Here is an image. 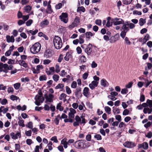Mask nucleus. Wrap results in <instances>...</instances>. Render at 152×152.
<instances>
[{
    "label": "nucleus",
    "mask_w": 152,
    "mask_h": 152,
    "mask_svg": "<svg viewBox=\"0 0 152 152\" xmlns=\"http://www.w3.org/2000/svg\"><path fill=\"white\" fill-rule=\"evenodd\" d=\"M81 89L80 88H77L75 92V95L76 97H77L81 94Z\"/></svg>",
    "instance_id": "obj_31"
},
{
    "label": "nucleus",
    "mask_w": 152,
    "mask_h": 152,
    "mask_svg": "<svg viewBox=\"0 0 152 152\" xmlns=\"http://www.w3.org/2000/svg\"><path fill=\"white\" fill-rule=\"evenodd\" d=\"M42 92H40L39 93L38 95H36L35 97V104L38 106L40 105L41 103H42L44 100V99L42 96Z\"/></svg>",
    "instance_id": "obj_5"
},
{
    "label": "nucleus",
    "mask_w": 152,
    "mask_h": 152,
    "mask_svg": "<svg viewBox=\"0 0 152 152\" xmlns=\"http://www.w3.org/2000/svg\"><path fill=\"white\" fill-rule=\"evenodd\" d=\"M11 138L14 140H16L18 138V137L19 138L21 137V135L20 133V132H18L16 134H15L14 132H11L10 134Z\"/></svg>",
    "instance_id": "obj_13"
},
{
    "label": "nucleus",
    "mask_w": 152,
    "mask_h": 152,
    "mask_svg": "<svg viewBox=\"0 0 152 152\" xmlns=\"http://www.w3.org/2000/svg\"><path fill=\"white\" fill-rule=\"evenodd\" d=\"M50 140L51 141H54V142L56 143H57L58 142L57 137L56 136L52 137Z\"/></svg>",
    "instance_id": "obj_55"
},
{
    "label": "nucleus",
    "mask_w": 152,
    "mask_h": 152,
    "mask_svg": "<svg viewBox=\"0 0 152 152\" xmlns=\"http://www.w3.org/2000/svg\"><path fill=\"white\" fill-rule=\"evenodd\" d=\"M112 21L114 25H117L124 24V21L121 18H115L111 20Z\"/></svg>",
    "instance_id": "obj_7"
},
{
    "label": "nucleus",
    "mask_w": 152,
    "mask_h": 152,
    "mask_svg": "<svg viewBox=\"0 0 152 152\" xmlns=\"http://www.w3.org/2000/svg\"><path fill=\"white\" fill-rule=\"evenodd\" d=\"M115 119L119 122H120L121 121V116L119 115H117L115 116Z\"/></svg>",
    "instance_id": "obj_61"
},
{
    "label": "nucleus",
    "mask_w": 152,
    "mask_h": 152,
    "mask_svg": "<svg viewBox=\"0 0 152 152\" xmlns=\"http://www.w3.org/2000/svg\"><path fill=\"white\" fill-rule=\"evenodd\" d=\"M59 78V77L57 75H54L53 76V78L55 81H57Z\"/></svg>",
    "instance_id": "obj_42"
},
{
    "label": "nucleus",
    "mask_w": 152,
    "mask_h": 152,
    "mask_svg": "<svg viewBox=\"0 0 152 152\" xmlns=\"http://www.w3.org/2000/svg\"><path fill=\"white\" fill-rule=\"evenodd\" d=\"M94 137L97 140H101L102 139V137L101 135L99 134H96L94 135Z\"/></svg>",
    "instance_id": "obj_50"
},
{
    "label": "nucleus",
    "mask_w": 152,
    "mask_h": 152,
    "mask_svg": "<svg viewBox=\"0 0 152 152\" xmlns=\"http://www.w3.org/2000/svg\"><path fill=\"white\" fill-rule=\"evenodd\" d=\"M89 89L88 87H85L83 89V94L84 96L87 97L88 94V92L89 91Z\"/></svg>",
    "instance_id": "obj_29"
},
{
    "label": "nucleus",
    "mask_w": 152,
    "mask_h": 152,
    "mask_svg": "<svg viewBox=\"0 0 152 152\" xmlns=\"http://www.w3.org/2000/svg\"><path fill=\"white\" fill-rule=\"evenodd\" d=\"M132 0H123L122 2L124 4L127 5L130 4Z\"/></svg>",
    "instance_id": "obj_44"
},
{
    "label": "nucleus",
    "mask_w": 152,
    "mask_h": 152,
    "mask_svg": "<svg viewBox=\"0 0 152 152\" xmlns=\"http://www.w3.org/2000/svg\"><path fill=\"white\" fill-rule=\"evenodd\" d=\"M29 15H23L22 17V18L23 20L24 21H25L26 20H27L29 17Z\"/></svg>",
    "instance_id": "obj_64"
},
{
    "label": "nucleus",
    "mask_w": 152,
    "mask_h": 152,
    "mask_svg": "<svg viewBox=\"0 0 152 152\" xmlns=\"http://www.w3.org/2000/svg\"><path fill=\"white\" fill-rule=\"evenodd\" d=\"M24 121L23 120L19 119L18 122V125L22 127H24L25 126V125L24 124Z\"/></svg>",
    "instance_id": "obj_37"
},
{
    "label": "nucleus",
    "mask_w": 152,
    "mask_h": 152,
    "mask_svg": "<svg viewBox=\"0 0 152 152\" xmlns=\"http://www.w3.org/2000/svg\"><path fill=\"white\" fill-rule=\"evenodd\" d=\"M49 22L47 20H45L42 21L40 23V25L42 27L45 25H47L49 24Z\"/></svg>",
    "instance_id": "obj_33"
},
{
    "label": "nucleus",
    "mask_w": 152,
    "mask_h": 152,
    "mask_svg": "<svg viewBox=\"0 0 152 152\" xmlns=\"http://www.w3.org/2000/svg\"><path fill=\"white\" fill-rule=\"evenodd\" d=\"M123 25L122 27V29L123 30L127 31H129V28L128 22H126L125 23L122 24Z\"/></svg>",
    "instance_id": "obj_18"
},
{
    "label": "nucleus",
    "mask_w": 152,
    "mask_h": 152,
    "mask_svg": "<svg viewBox=\"0 0 152 152\" xmlns=\"http://www.w3.org/2000/svg\"><path fill=\"white\" fill-rule=\"evenodd\" d=\"M81 47L88 56L91 54L92 49V46L91 44H89L88 45L83 44L81 45Z\"/></svg>",
    "instance_id": "obj_6"
},
{
    "label": "nucleus",
    "mask_w": 152,
    "mask_h": 152,
    "mask_svg": "<svg viewBox=\"0 0 152 152\" xmlns=\"http://www.w3.org/2000/svg\"><path fill=\"white\" fill-rule=\"evenodd\" d=\"M19 64L21 66H22L25 68L28 67V65L23 60H20L18 61Z\"/></svg>",
    "instance_id": "obj_22"
},
{
    "label": "nucleus",
    "mask_w": 152,
    "mask_h": 152,
    "mask_svg": "<svg viewBox=\"0 0 152 152\" xmlns=\"http://www.w3.org/2000/svg\"><path fill=\"white\" fill-rule=\"evenodd\" d=\"M70 112L68 114L69 117L71 118H73L74 117V114L76 113V111L73 108H70L69 109Z\"/></svg>",
    "instance_id": "obj_12"
},
{
    "label": "nucleus",
    "mask_w": 152,
    "mask_h": 152,
    "mask_svg": "<svg viewBox=\"0 0 152 152\" xmlns=\"http://www.w3.org/2000/svg\"><path fill=\"white\" fill-rule=\"evenodd\" d=\"M64 87V85L63 84H59L56 87V89L62 88Z\"/></svg>",
    "instance_id": "obj_51"
},
{
    "label": "nucleus",
    "mask_w": 152,
    "mask_h": 152,
    "mask_svg": "<svg viewBox=\"0 0 152 152\" xmlns=\"http://www.w3.org/2000/svg\"><path fill=\"white\" fill-rule=\"evenodd\" d=\"M27 32L28 33L29 32L32 35H34L36 34L38 32V30L37 29H35L34 31L32 30H30L29 31H28Z\"/></svg>",
    "instance_id": "obj_43"
},
{
    "label": "nucleus",
    "mask_w": 152,
    "mask_h": 152,
    "mask_svg": "<svg viewBox=\"0 0 152 152\" xmlns=\"http://www.w3.org/2000/svg\"><path fill=\"white\" fill-rule=\"evenodd\" d=\"M33 21L32 19H30L26 22V25L27 26H29L33 23Z\"/></svg>",
    "instance_id": "obj_53"
},
{
    "label": "nucleus",
    "mask_w": 152,
    "mask_h": 152,
    "mask_svg": "<svg viewBox=\"0 0 152 152\" xmlns=\"http://www.w3.org/2000/svg\"><path fill=\"white\" fill-rule=\"evenodd\" d=\"M124 146L129 148H132L136 146V144L132 142L127 141L124 142Z\"/></svg>",
    "instance_id": "obj_11"
},
{
    "label": "nucleus",
    "mask_w": 152,
    "mask_h": 152,
    "mask_svg": "<svg viewBox=\"0 0 152 152\" xmlns=\"http://www.w3.org/2000/svg\"><path fill=\"white\" fill-rule=\"evenodd\" d=\"M151 125V123L150 121H148L147 123L145 124L144 126L147 129L148 127H150Z\"/></svg>",
    "instance_id": "obj_57"
},
{
    "label": "nucleus",
    "mask_w": 152,
    "mask_h": 152,
    "mask_svg": "<svg viewBox=\"0 0 152 152\" xmlns=\"http://www.w3.org/2000/svg\"><path fill=\"white\" fill-rule=\"evenodd\" d=\"M77 85V83L75 81H73L71 84V87L72 88H76Z\"/></svg>",
    "instance_id": "obj_62"
},
{
    "label": "nucleus",
    "mask_w": 152,
    "mask_h": 152,
    "mask_svg": "<svg viewBox=\"0 0 152 152\" xmlns=\"http://www.w3.org/2000/svg\"><path fill=\"white\" fill-rule=\"evenodd\" d=\"M143 112L145 114L147 113L151 114L152 112V108L150 109L148 107L145 108L143 109Z\"/></svg>",
    "instance_id": "obj_26"
},
{
    "label": "nucleus",
    "mask_w": 152,
    "mask_h": 152,
    "mask_svg": "<svg viewBox=\"0 0 152 152\" xmlns=\"http://www.w3.org/2000/svg\"><path fill=\"white\" fill-rule=\"evenodd\" d=\"M59 18L61 21L65 23H66L68 21L67 14L66 13H62L59 16Z\"/></svg>",
    "instance_id": "obj_10"
},
{
    "label": "nucleus",
    "mask_w": 152,
    "mask_h": 152,
    "mask_svg": "<svg viewBox=\"0 0 152 152\" xmlns=\"http://www.w3.org/2000/svg\"><path fill=\"white\" fill-rule=\"evenodd\" d=\"M127 32V31L123 30V31H121L120 34V36L121 37L123 38H124Z\"/></svg>",
    "instance_id": "obj_46"
},
{
    "label": "nucleus",
    "mask_w": 152,
    "mask_h": 152,
    "mask_svg": "<svg viewBox=\"0 0 152 152\" xmlns=\"http://www.w3.org/2000/svg\"><path fill=\"white\" fill-rule=\"evenodd\" d=\"M25 10L27 12H29L31 9V7L29 5L26 6L25 7Z\"/></svg>",
    "instance_id": "obj_41"
},
{
    "label": "nucleus",
    "mask_w": 152,
    "mask_h": 152,
    "mask_svg": "<svg viewBox=\"0 0 152 152\" xmlns=\"http://www.w3.org/2000/svg\"><path fill=\"white\" fill-rule=\"evenodd\" d=\"M26 126L29 129H32L33 127L32 123L31 122H29L28 123V124L26 125Z\"/></svg>",
    "instance_id": "obj_49"
},
{
    "label": "nucleus",
    "mask_w": 152,
    "mask_h": 152,
    "mask_svg": "<svg viewBox=\"0 0 152 152\" xmlns=\"http://www.w3.org/2000/svg\"><path fill=\"white\" fill-rule=\"evenodd\" d=\"M104 110L106 113L108 114L111 113V109L108 106H105L104 107Z\"/></svg>",
    "instance_id": "obj_36"
},
{
    "label": "nucleus",
    "mask_w": 152,
    "mask_h": 152,
    "mask_svg": "<svg viewBox=\"0 0 152 152\" xmlns=\"http://www.w3.org/2000/svg\"><path fill=\"white\" fill-rule=\"evenodd\" d=\"M7 41L8 42H13L15 41V39L14 37L13 36H10L9 35L6 36Z\"/></svg>",
    "instance_id": "obj_19"
},
{
    "label": "nucleus",
    "mask_w": 152,
    "mask_h": 152,
    "mask_svg": "<svg viewBox=\"0 0 152 152\" xmlns=\"http://www.w3.org/2000/svg\"><path fill=\"white\" fill-rule=\"evenodd\" d=\"M83 140H79L76 141L74 143L75 147L78 149L82 148L83 147Z\"/></svg>",
    "instance_id": "obj_8"
},
{
    "label": "nucleus",
    "mask_w": 152,
    "mask_h": 152,
    "mask_svg": "<svg viewBox=\"0 0 152 152\" xmlns=\"http://www.w3.org/2000/svg\"><path fill=\"white\" fill-rule=\"evenodd\" d=\"M53 12L51 8V6H48L46 9V12L48 14H51Z\"/></svg>",
    "instance_id": "obj_28"
},
{
    "label": "nucleus",
    "mask_w": 152,
    "mask_h": 152,
    "mask_svg": "<svg viewBox=\"0 0 152 152\" xmlns=\"http://www.w3.org/2000/svg\"><path fill=\"white\" fill-rule=\"evenodd\" d=\"M62 4L61 3H59L55 6L57 10L60 9L62 7Z\"/></svg>",
    "instance_id": "obj_58"
},
{
    "label": "nucleus",
    "mask_w": 152,
    "mask_h": 152,
    "mask_svg": "<svg viewBox=\"0 0 152 152\" xmlns=\"http://www.w3.org/2000/svg\"><path fill=\"white\" fill-rule=\"evenodd\" d=\"M10 99L12 101L17 100L19 99V97L14 95H12L10 96Z\"/></svg>",
    "instance_id": "obj_47"
},
{
    "label": "nucleus",
    "mask_w": 152,
    "mask_h": 152,
    "mask_svg": "<svg viewBox=\"0 0 152 152\" xmlns=\"http://www.w3.org/2000/svg\"><path fill=\"white\" fill-rule=\"evenodd\" d=\"M139 148H142L145 150H147L148 148V144L147 142H144L142 144H140L138 145Z\"/></svg>",
    "instance_id": "obj_16"
},
{
    "label": "nucleus",
    "mask_w": 152,
    "mask_h": 152,
    "mask_svg": "<svg viewBox=\"0 0 152 152\" xmlns=\"http://www.w3.org/2000/svg\"><path fill=\"white\" fill-rule=\"evenodd\" d=\"M96 24L98 26H101L102 24V21L100 19H97L95 20Z\"/></svg>",
    "instance_id": "obj_63"
},
{
    "label": "nucleus",
    "mask_w": 152,
    "mask_h": 152,
    "mask_svg": "<svg viewBox=\"0 0 152 152\" xmlns=\"http://www.w3.org/2000/svg\"><path fill=\"white\" fill-rule=\"evenodd\" d=\"M75 121L73 123V126H76L79 125L80 124H85L86 123L85 119L83 116H81L80 118L78 115H76L75 118Z\"/></svg>",
    "instance_id": "obj_4"
},
{
    "label": "nucleus",
    "mask_w": 152,
    "mask_h": 152,
    "mask_svg": "<svg viewBox=\"0 0 152 152\" xmlns=\"http://www.w3.org/2000/svg\"><path fill=\"white\" fill-rule=\"evenodd\" d=\"M86 36V39H89L90 38V36H92L93 35V34L90 32H87L85 34Z\"/></svg>",
    "instance_id": "obj_39"
},
{
    "label": "nucleus",
    "mask_w": 152,
    "mask_h": 152,
    "mask_svg": "<svg viewBox=\"0 0 152 152\" xmlns=\"http://www.w3.org/2000/svg\"><path fill=\"white\" fill-rule=\"evenodd\" d=\"M113 111L114 115L116 114H118L120 113L119 109L118 108H115L114 107H113Z\"/></svg>",
    "instance_id": "obj_30"
},
{
    "label": "nucleus",
    "mask_w": 152,
    "mask_h": 152,
    "mask_svg": "<svg viewBox=\"0 0 152 152\" xmlns=\"http://www.w3.org/2000/svg\"><path fill=\"white\" fill-rule=\"evenodd\" d=\"M14 46L13 45H12L10 47V48L9 50H7L5 53V56H10L12 52L14 50Z\"/></svg>",
    "instance_id": "obj_20"
},
{
    "label": "nucleus",
    "mask_w": 152,
    "mask_h": 152,
    "mask_svg": "<svg viewBox=\"0 0 152 152\" xmlns=\"http://www.w3.org/2000/svg\"><path fill=\"white\" fill-rule=\"evenodd\" d=\"M54 45L57 49H60L62 46V40L60 37L58 36H55L53 40Z\"/></svg>",
    "instance_id": "obj_2"
},
{
    "label": "nucleus",
    "mask_w": 152,
    "mask_h": 152,
    "mask_svg": "<svg viewBox=\"0 0 152 152\" xmlns=\"http://www.w3.org/2000/svg\"><path fill=\"white\" fill-rule=\"evenodd\" d=\"M150 38V36L148 34H147L145 36L144 38L143 39V44H145V43L147 41H148Z\"/></svg>",
    "instance_id": "obj_32"
},
{
    "label": "nucleus",
    "mask_w": 152,
    "mask_h": 152,
    "mask_svg": "<svg viewBox=\"0 0 152 152\" xmlns=\"http://www.w3.org/2000/svg\"><path fill=\"white\" fill-rule=\"evenodd\" d=\"M47 79V78L45 75L41 76L39 77V80L40 81H45Z\"/></svg>",
    "instance_id": "obj_45"
},
{
    "label": "nucleus",
    "mask_w": 152,
    "mask_h": 152,
    "mask_svg": "<svg viewBox=\"0 0 152 152\" xmlns=\"http://www.w3.org/2000/svg\"><path fill=\"white\" fill-rule=\"evenodd\" d=\"M71 53L67 52L66 53V56L64 57V59L66 61H68L69 58H72Z\"/></svg>",
    "instance_id": "obj_25"
},
{
    "label": "nucleus",
    "mask_w": 152,
    "mask_h": 152,
    "mask_svg": "<svg viewBox=\"0 0 152 152\" xmlns=\"http://www.w3.org/2000/svg\"><path fill=\"white\" fill-rule=\"evenodd\" d=\"M67 74V73L65 72L64 70H62L61 73L59 74L61 76L64 77Z\"/></svg>",
    "instance_id": "obj_60"
},
{
    "label": "nucleus",
    "mask_w": 152,
    "mask_h": 152,
    "mask_svg": "<svg viewBox=\"0 0 152 152\" xmlns=\"http://www.w3.org/2000/svg\"><path fill=\"white\" fill-rule=\"evenodd\" d=\"M13 67V66L11 65H8L7 64L0 62V72H3L7 73L9 70H12Z\"/></svg>",
    "instance_id": "obj_1"
},
{
    "label": "nucleus",
    "mask_w": 152,
    "mask_h": 152,
    "mask_svg": "<svg viewBox=\"0 0 152 152\" xmlns=\"http://www.w3.org/2000/svg\"><path fill=\"white\" fill-rule=\"evenodd\" d=\"M147 103H148V106L150 108H152V100L148 99L147 101Z\"/></svg>",
    "instance_id": "obj_54"
},
{
    "label": "nucleus",
    "mask_w": 152,
    "mask_h": 152,
    "mask_svg": "<svg viewBox=\"0 0 152 152\" xmlns=\"http://www.w3.org/2000/svg\"><path fill=\"white\" fill-rule=\"evenodd\" d=\"M52 55L51 50L47 49L46 50L44 53V56L45 57L48 58L51 56Z\"/></svg>",
    "instance_id": "obj_17"
},
{
    "label": "nucleus",
    "mask_w": 152,
    "mask_h": 152,
    "mask_svg": "<svg viewBox=\"0 0 152 152\" xmlns=\"http://www.w3.org/2000/svg\"><path fill=\"white\" fill-rule=\"evenodd\" d=\"M84 34H82L79 37V42L80 44H83L84 42Z\"/></svg>",
    "instance_id": "obj_27"
},
{
    "label": "nucleus",
    "mask_w": 152,
    "mask_h": 152,
    "mask_svg": "<svg viewBox=\"0 0 152 152\" xmlns=\"http://www.w3.org/2000/svg\"><path fill=\"white\" fill-rule=\"evenodd\" d=\"M98 84V82L96 81H93L90 83L89 86V88L91 89H94L97 86Z\"/></svg>",
    "instance_id": "obj_14"
},
{
    "label": "nucleus",
    "mask_w": 152,
    "mask_h": 152,
    "mask_svg": "<svg viewBox=\"0 0 152 152\" xmlns=\"http://www.w3.org/2000/svg\"><path fill=\"white\" fill-rule=\"evenodd\" d=\"M88 72H85L84 74H83L82 75L83 78L84 80H85L88 77Z\"/></svg>",
    "instance_id": "obj_56"
},
{
    "label": "nucleus",
    "mask_w": 152,
    "mask_h": 152,
    "mask_svg": "<svg viewBox=\"0 0 152 152\" xmlns=\"http://www.w3.org/2000/svg\"><path fill=\"white\" fill-rule=\"evenodd\" d=\"M20 86V84L19 83H18L14 84L13 86L14 88L16 90H18L19 89Z\"/></svg>",
    "instance_id": "obj_40"
},
{
    "label": "nucleus",
    "mask_w": 152,
    "mask_h": 152,
    "mask_svg": "<svg viewBox=\"0 0 152 152\" xmlns=\"http://www.w3.org/2000/svg\"><path fill=\"white\" fill-rule=\"evenodd\" d=\"M61 103L60 102L58 103L56 106V109L60 111H62L63 110V108L61 106Z\"/></svg>",
    "instance_id": "obj_35"
},
{
    "label": "nucleus",
    "mask_w": 152,
    "mask_h": 152,
    "mask_svg": "<svg viewBox=\"0 0 152 152\" xmlns=\"http://www.w3.org/2000/svg\"><path fill=\"white\" fill-rule=\"evenodd\" d=\"M142 80H143L144 86L146 88H147L151 83H152V81L150 80L149 81L147 79L142 78Z\"/></svg>",
    "instance_id": "obj_15"
},
{
    "label": "nucleus",
    "mask_w": 152,
    "mask_h": 152,
    "mask_svg": "<svg viewBox=\"0 0 152 152\" xmlns=\"http://www.w3.org/2000/svg\"><path fill=\"white\" fill-rule=\"evenodd\" d=\"M7 100L6 99H1V103L2 105H5L7 103Z\"/></svg>",
    "instance_id": "obj_59"
},
{
    "label": "nucleus",
    "mask_w": 152,
    "mask_h": 152,
    "mask_svg": "<svg viewBox=\"0 0 152 152\" xmlns=\"http://www.w3.org/2000/svg\"><path fill=\"white\" fill-rule=\"evenodd\" d=\"M54 96L53 95L51 94H49L48 96L46 97V101L49 102H53V98Z\"/></svg>",
    "instance_id": "obj_23"
},
{
    "label": "nucleus",
    "mask_w": 152,
    "mask_h": 152,
    "mask_svg": "<svg viewBox=\"0 0 152 152\" xmlns=\"http://www.w3.org/2000/svg\"><path fill=\"white\" fill-rule=\"evenodd\" d=\"M68 142L66 141V139L65 138L63 139L61 141V144L63 145L64 148H66L67 147Z\"/></svg>",
    "instance_id": "obj_24"
},
{
    "label": "nucleus",
    "mask_w": 152,
    "mask_h": 152,
    "mask_svg": "<svg viewBox=\"0 0 152 152\" xmlns=\"http://www.w3.org/2000/svg\"><path fill=\"white\" fill-rule=\"evenodd\" d=\"M80 19L79 17H76L73 22L72 24L70 25L69 26V27L70 28H72L75 27L77 26L79 24L80 21Z\"/></svg>",
    "instance_id": "obj_9"
},
{
    "label": "nucleus",
    "mask_w": 152,
    "mask_h": 152,
    "mask_svg": "<svg viewBox=\"0 0 152 152\" xmlns=\"http://www.w3.org/2000/svg\"><path fill=\"white\" fill-rule=\"evenodd\" d=\"M80 60L81 62L85 63L86 62V58L85 56L84 55L82 56L80 58Z\"/></svg>",
    "instance_id": "obj_52"
},
{
    "label": "nucleus",
    "mask_w": 152,
    "mask_h": 152,
    "mask_svg": "<svg viewBox=\"0 0 152 152\" xmlns=\"http://www.w3.org/2000/svg\"><path fill=\"white\" fill-rule=\"evenodd\" d=\"M101 85L104 87H107L109 86L108 82L105 79H102L100 81Z\"/></svg>",
    "instance_id": "obj_21"
},
{
    "label": "nucleus",
    "mask_w": 152,
    "mask_h": 152,
    "mask_svg": "<svg viewBox=\"0 0 152 152\" xmlns=\"http://www.w3.org/2000/svg\"><path fill=\"white\" fill-rule=\"evenodd\" d=\"M145 19H144L142 18H140L139 20V24L140 26H142L145 23Z\"/></svg>",
    "instance_id": "obj_34"
},
{
    "label": "nucleus",
    "mask_w": 152,
    "mask_h": 152,
    "mask_svg": "<svg viewBox=\"0 0 152 152\" xmlns=\"http://www.w3.org/2000/svg\"><path fill=\"white\" fill-rule=\"evenodd\" d=\"M41 48V44L38 42L34 43L30 48V50L33 54H35L39 52Z\"/></svg>",
    "instance_id": "obj_3"
},
{
    "label": "nucleus",
    "mask_w": 152,
    "mask_h": 152,
    "mask_svg": "<svg viewBox=\"0 0 152 152\" xmlns=\"http://www.w3.org/2000/svg\"><path fill=\"white\" fill-rule=\"evenodd\" d=\"M66 94L64 93H62L60 95V97H59V99L60 100H62L63 99H64V101H65V100H66Z\"/></svg>",
    "instance_id": "obj_38"
},
{
    "label": "nucleus",
    "mask_w": 152,
    "mask_h": 152,
    "mask_svg": "<svg viewBox=\"0 0 152 152\" xmlns=\"http://www.w3.org/2000/svg\"><path fill=\"white\" fill-rule=\"evenodd\" d=\"M85 11V8L83 6L78 7L77 10V12L82 11L84 12Z\"/></svg>",
    "instance_id": "obj_48"
}]
</instances>
